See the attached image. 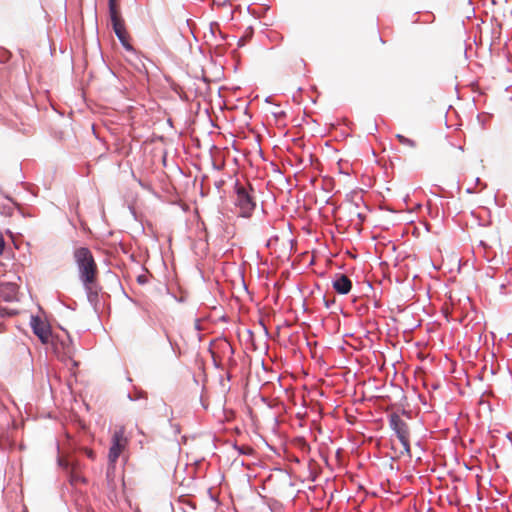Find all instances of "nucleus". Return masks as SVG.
<instances>
[{
  "label": "nucleus",
  "mask_w": 512,
  "mask_h": 512,
  "mask_svg": "<svg viewBox=\"0 0 512 512\" xmlns=\"http://www.w3.org/2000/svg\"><path fill=\"white\" fill-rule=\"evenodd\" d=\"M85 453H86V455H87L89 458H91V459H94V458H95V454H94V452H93L91 449H86V450H85Z\"/></svg>",
  "instance_id": "nucleus-14"
},
{
  "label": "nucleus",
  "mask_w": 512,
  "mask_h": 512,
  "mask_svg": "<svg viewBox=\"0 0 512 512\" xmlns=\"http://www.w3.org/2000/svg\"><path fill=\"white\" fill-rule=\"evenodd\" d=\"M4 248H5V240H4L2 233H0V255L3 253Z\"/></svg>",
  "instance_id": "nucleus-13"
},
{
  "label": "nucleus",
  "mask_w": 512,
  "mask_h": 512,
  "mask_svg": "<svg viewBox=\"0 0 512 512\" xmlns=\"http://www.w3.org/2000/svg\"><path fill=\"white\" fill-rule=\"evenodd\" d=\"M110 13V19L112 23L113 30L122 43V45L130 50L132 49V46L129 44V35L126 31L124 20L121 17L120 10L118 11H112Z\"/></svg>",
  "instance_id": "nucleus-5"
},
{
  "label": "nucleus",
  "mask_w": 512,
  "mask_h": 512,
  "mask_svg": "<svg viewBox=\"0 0 512 512\" xmlns=\"http://www.w3.org/2000/svg\"><path fill=\"white\" fill-rule=\"evenodd\" d=\"M239 451L242 454H252L253 449L249 446H242L241 448H239Z\"/></svg>",
  "instance_id": "nucleus-12"
},
{
  "label": "nucleus",
  "mask_w": 512,
  "mask_h": 512,
  "mask_svg": "<svg viewBox=\"0 0 512 512\" xmlns=\"http://www.w3.org/2000/svg\"><path fill=\"white\" fill-rule=\"evenodd\" d=\"M235 189V205L239 208V214L242 217H249L255 208L254 198L249 194L244 186L236 184Z\"/></svg>",
  "instance_id": "nucleus-4"
},
{
  "label": "nucleus",
  "mask_w": 512,
  "mask_h": 512,
  "mask_svg": "<svg viewBox=\"0 0 512 512\" xmlns=\"http://www.w3.org/2000/svg\"><path fill=\"white\" fill-rule=\"evenodd\" d=\"M396 138L399 141V143L404 145V146H409L411 148H415L416 147V142L414 140H412L410 138H407V137H405L402 134H397Z\"/></svg>",
  "instance_id": "nucleus-9"
},
{
  "label": "nucleus",
  "mask_w": 512,
  "mask_h": 512,
  "mask_svg": "<svg viewBox=\"0 0 512 512\" xmlns=\"http://www.w3.org/2000/svg\"><path fill=\"white\" fill-rule=\"evenodd\" d=\"M30 326L33 333L43 344H47L51 337V327L49 323L39 316H31Z\"/></svg>",
  "instance_id": "nucleus-6"
},
{
  "label": "nucleus",
  "mask_w": 512,
  "mask_h": 512,
  "mask_svg": "<svg viewBox=\"0 0 512 512\" xmlns=\"http://www.w3.org/2000/svg\"><path fill=\"white\" fill-rule=\"evenodd\" d=\"M15 314H16V312H14L12 310H8L7 308L0 306V319L5 318V317H10Z\"/></svg>",
  "instance_id": "nucleus-10"
},
{
  "label": "nucleus",
  "mask_w": 512,
  "mask_h": 512,
  "mask_svg": "<svg viewBox=\"0 0 512 512\" xmlns=\"http://www.w3.org/2000/svg\"><path fill=\"white\" fill-rule=\"evenodd\" d=\"M129 443L127 436L125 435V427H117L111 438V446L108 453V462L114 466L120 455L125 451Z\"/></svg>",
  "instance_id": "nucleus-3"
},
{
  "label": "nucleus",
  "mask_w": 512,
  "mask_h": 512,
  "mask_svg": "<svg viewBox=\"0 0 512 512\" xmlns=\"http://www.w3.org/2000/svg\"><path fill=\"white\" fill-rule=\"evenodd\" d=\"M333 288L338 294H348L352 288V281L344 274H337L333 281Z\"/></svg>",
  "instance_id": "nucleus-7"
},
{
  "label": "nucleus",
  "mask_w": 512,
  "mask_h": 512,
  "mask_svg": "<svg viewBox=\"0 0 512 512\" xmlns=\"http://www.w3.org/2000/svg\"><path fill=\"white\" fill-rule=\"evenodd\" d=\"M66 468H70V482L72 484H77L80 482H84V477L80 474L78 465L77 464H71L68 463L65 465Z\"/></svg>",
  "instance_id": "nucleus-8"
},
{
  "label": "nucleus",
  "mask_w": 512,
  "mask_h": 512,
  "mask_svg": "<svg viewBox=\"0 0 512 512\" xmlns=\"http://www.w3.org/2000/svg\"><path fill=\"white\" fill-rule=\"evenodd\" d=\"M120 10L117 0H109V12Z\"/></svg>",
  "instance_id": "nucleus-11"
},
{
  "label": "nucleus",
  "mask_w": 512,
  "mask_h": 512,
  "mask_svg": "<svg viewBox=\"0 0 512 512\" xmlns=\"http://www.w3.org/2000/svg\"><path fill=\"white\" fill-rule=\"evenodd\" d=\"M73 258L79 279L84 286L89 301L92 302L98 297L99 290V270L93 253L87 247H79L74 250Z\"/></svg>",
  "instance_id": "nucleus-1"
},
{
  "label": "nucleus",
  "mask_w": 512,
  "mask_h": 512,
  "mask_svg": "<svg viewBox=\"0 0 512 512\" xmlns=\"http://www.w3.org/2000/svg\"><path fill=\"white\" fill-rule=\"evenodd\" d=\"M137 280L139 283L144 284V283H146L147 278L145 275H140V276H138Z\"/></svg>",
  "instance_id": "nucleus-15"
},
{
  "label": "nucleus",
  "mask_w": 512,
  "mask_h": 512,
  "mask_svg": "<svg viewBox=\"0 0 512 512\" xmlns=\"http://www.w3.org/2000/svg\"><path fill=\"white\" fill-rule=\"evenodd\" d=\"M389 425L401 443L400 455L406 454L410 456V428L408 423L401 416L393 413L390 415Z\"/></svg>",
  "instance_id": "nucleus-2"
}]
</instances>
